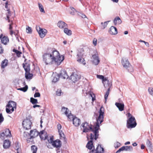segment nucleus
Instances as JSON below:
<instances>
[{
	"instance_id": "obj_2",
	"label": "nucleus",
	"mask_w": 153,
	"mask_h": 153,
	"mask_svg": "<svg viewBox=\"0 0 153 153\" xmlns=\"http://www.w3.org/2000/svg\"><path fill=\"white\" fill-rule=\"evenodd\" d=\"M95 130V129L93 133L90 134V137L91 140L88 142L86 147L90 150L92 149L93 147H94V149L90 151V153H93L94 152V151H95V152L94 153H103L104 152V149L100 145L98 144L96 150H94V146H93V140L94 139L95 140H97L99 136V130H97L98 133H97L96 135L94 133Z\"/></svg>"
},
{
	"instance_id": "obj_64",
	"label": "nucleus",
	"mask_w": 153,
	"mask_h": 153,
	"mask_svg": "<svg viewBox=\"0 0 153 153\" xmlns=\"http://www.w3.org/2000/svg\"><path fill=\"white\" fill-rule=\"evenodd\" d=\"M132 145L134 146H135L137 145V144L136 143L134 142L133 143Z\"/></svg>"
},
{
	"instance_id": "obj_36",
	"label": "nucleus",
	"mask_w": 153,
	"mask_h": 153,
	"mask_svg": "<svg viewBox=\"0 0 153 153\" xmlns=\"http://www.w3.org/2000/svg\"><path fill=\"white\" fill-rule=\"evenodd\" d=\"M110 22V21H107L105 22L104 23L103 22H101V25H102V27H101L102 29H105V27H106L108 23Z\"/></svg>"
},
{
	"instance_id": "obj_14",
	"label": "nucleus",
	"mask_w": 153,
	"mask_h": 153,
	"mask_svg": "<svg viewBox=\"0 0 153 153\" xmlns=\"http://www.w3.org/2000/svg\"><path fill=\"white\" fill-rule=\"evenodd\" d=\"M122 63L123 67L126 68H128V67L131 65L128 60V59L126 58H123L122 60Z\"/></svg>"
},
{
	"instance_id": "obj_44",
	"label": "nucleus",
	"mask_w": 153,
	"mask_h": 153,
	"mask_svg": "<svg viewBox=\"0 0 153 153\" xmlns=\"http://www.w3.org/2000/svg\"><path fill=\"white\" fill-rule=\"evenodd\" d=\"M149 94L153 97V88L150 87L148 89Z\"/></svg>"
},
{
	"instance_id": "obj_26",
	"label": "nucleus",
	"mask_w": 153,
	"mask_h": 153,
	"mask_svg": "<svg viewBox=\"0 0 153 153\" xmlns=\"http://www.w3.org/2000/svg\"><path fill=\"white\" fill-rule=\"evenodd\" d=\"M10 146V142L9 140H6L4 141L3 144V147L4 149L8 148Z\"/></svg>"
},
{
	"instance_id": "obj_11",
	"label": "nucleus",
	"mask_w": 153,
	"mask_h": 153,
	"mask_svg": "<svg viewBox=\"0 0 153 153\" xmlns=\"http://www.w3.org/2000/svg\"><path fill=\"white\" fill-rule=\"evenodd\" d=\"M62 111L69 119H71L73 118V115L68 108L63 107L62 108Z\"/></svg>"
},
{
	"instance_id": "obj_60",
	"label": "nucleus",
	"mask_w": 153,
	"mask_h": 153,
	"mask_svg": "<svg viewBox=\"0 0 153 153\" xmlns=\"http://www.w3.org/2000/svg\"><path fill=\"white\" fill-rule=\"evenodd\" d=\"M121 151H123L122 147L120 148L118 151H117L116 153H119Z\"/></svg>"
},
{
	"instance_id": "obj_16",
	"label": "nucleus",
	"mask_w": 153,
	"mask_h": 153,
	"mask_svg": "<svg viewBox=\"0 0 153 153\" xmlns=\"http://www.w3.org/2000/svg\"><path fill=\"white\" fill-rule=\"evenodd\" d=\"M30 137L29 139H31L39 135V133L36 129L31 130L30 132Z\"/></svg>"
},
{
	"instance_id": "obj_18",
	"label": "nucleus",
	"mask_w": 153,
	"mask_h": 153,
	"mask_svg": "<svg viewBox=\"0 0 153 153\" xmlns=\"http://www.w3.org/2000/svg\"><path fill=\"white\" fill-rule=\"evenodd\" d=\"M3 35L1 34L0 35V39H1L2 43L6 45L9 42V39L7 37L4 36L2 37Z\"/></svg>"
},
{
	"instance_id": "obj_57",
	"label": "nucleus",
	"mask_w": 153,
	"mask_h": 153,
	"mask_svg": "<svg viewBox=\"0 0 153 153\" xmlns=\"http://www.w3.org/2000/svg\"><path fill=\"white\" fill-rule=\"evenodd\" d=\"M93 44L95 45H96L97 44V40L95 39H94L93 40Z\"/></svg>"
},
{
	"instance_id": "obj_59",
	"label": "nucleus",
	"mask_w": 153,
	"mask_h": 153,
	"mask_svg": "<svg viewBox=\"0 0 153 153\" xmlns=\"http://www.w3.org/2000/svg\"><path fill=\"white\" fill-rule=\"evenodd\" d=\"M62 128V126L60 124H58L57 125V128L58 130V131H59V130H60V129Z\"/></svg>"
},
{
	"instance_id": "obj_19",
	"label": "nucleus",
	"mask_w": 153,
	"mask_h": 153,
	"mask_svg": "<svg viewBox=\"0 0 153 153\" xmlns=\"http://www.w3.org/2000/svg\"><path fill=\"white\" fill-rule=\"evenodd\" d=\"M59 76L60 77H61L64 79H67L68 78L66 72L64 70H61L60 71Z\"/></svg>"
},
{
	"instance_id": "obj_3",
	"label": "nucleus",
	"mask_w": 153,
	"mask_h": 153,
	"mask_svg": "<svg viewBox=\"0 0 153 153\" xmlns=\"http://www.w3.org/2000/svg\"><path fill=\"white\" fill-rule=\"evenodd\" d=\"M99 115L97 118H96V126L95 127V130L94 133L96 134L98 133L97 130L100 129L99 124H100L103 121L104 114V108L101 106L100 108L99 111Z\"/></svg>"
},
{
	"instance_id": "obj_52",
	"label": "nucleus",
	"mask_w": 153,
	"mask_h": 153,
	"mask_svg": "<svg viewBox=\"0 0 153 153\" xmlns=\"http://www.w3.org/2000/svg\"><path fill=\"white\" fill-rule=\"evenodd\" d=\"M4 49L2 46L0 44V54L3 53Z\"/></svg>"
},
{
	"instance_id": "obj_20",
	"label": "nucleus",
	"mask_w": 153,
	"mask_h": 153,
	"mask_svg": "<svg viewBox=\"0 0 153 153\" xmlns=\"http://www.w3.org/2000/svg\"><path fill=\"white\" fill-rule=\"evenodd\" d=\"M70 79L73 82H75L79 79V78L78 75L73 73L71 76Z\"/></svg>"
},
{
	"instance_id": "obj_50",
	"label": "nucleus",
	"mask_w": 153,
	"mask_h": 153,
	"mask_svg": "<svg viewBox=\"0 0 153 153\" xmlns=\"http://www.w3.org/2000/svg\"><path fill=\"white\" fill-rule=\"evenodd\" d=\"M40 94L39 92H36L34 94V97H40Z\"/></svg>"
},
{
	"instance_id": "obj_10",
	"label": "nucleus",
	"mask_w": 153,
	"mask_h": 153,
	"mask_svg": "<svg viewBox=\"0 0 153 153\" xmlns=\"http://www.w3.org/2000/svg\"><path fill=\"white\" fill-rule=\"evenodd\" d=\"M32 123L30 119H27L24 120L22 123V125L23 127L26 130L30 129Z\"/></svg>"
},
{
	"instance_id": "obj_4",
	"label": "nucleus",
	"mask_w": 153,
	"mask_h": 153,
	"mask_svg": "<svg viewBox=\"0 0 153 153\" xmlns=\"http://www.w3.org/2000/svg\"><path fill=\"white\" fill-rule=\"evenodd\" d=\"M92 125L88 123L85 122L82 123L80 127L81 129H82L83 132H87L90 131H92L93 133L95 129V127L96 126V124L95 126L94 127V128L92 127Z\"/></svg>"
},
{
	"instance_id": "obj_12",
	"label": "nucleus",
	"mask_w": 153,
	"mask_h": 153,
	"mask_svg": "<svg viewBox=\"0 0 153 153\" xmlns=\"http://www.w3.org/2000/svg\"><path fill=\"white\" fill-rule=\"evenodd\" d=\"M72 120L73 124L75 126L77 127L79 126L81 124V120L80 119L76 117H74L73 115V118H71L70 120Z\"/></svg>"
},
{
	"instance_id": "obj_8",
	"label": "nucleus",
	"mask_w": 153,
	"mask_h": 153,
	"mask_svg": "<svg viewBox=\"0 0 153 153\" xmlns=\"http://www.w3.org/2000/svg\"><path fill=\"white\" fill-rule=\"evenodd\" d=\"M23 67L25 71V76L26 79H30L33 76V74L30 73V64L27 63H23Z\"/></svg>"
},
{
	"instance_id": "obj_32",
	"label": "nucleus",
	"mask_w": 153,
	"mask_h": 153,
	"mask_svg": "<svg viewBox=\"0 0 153 153\" xmlns=\"http://www.w3.org/2000/svg\"><path fill=\"white\" fill-rule=\"evenodd\" d=\"M38 6L39 10L41 12L45 13V11L42 4L39 3H38Z\"/></svg>"
},
{
	"instance_id": "obj_29",
	"label": "nucleus",
	"mask_w": 153,
	"mask_h": 153,
	"mask_svg": "<svg viewBox=\"0 0 153 153\" xmlns=\"http://www.w3.org/2000/svg\"><path fill=\"white\" fill-rule=\"evenodd\" d=\"M121 22V20L119 17H116L114 21V23L115 25L120 24Z\"/></svg>"
},
{
	"instance_id": "obj_45",
	"label": "nucleus",
	"mask_w": 153,
	"mask_h": 153,
	"mask_svg": "<svg viewBox=\"0 0 153 153\" xmlns=\"http://www.w3.org/2000/svg\"><path fill=\"white\" fill-rule=\"evenodd\" d=\"M6 137L5 134L3 131V132L1 133L0 136V138L2 139L3 140L5 139Z\"/></svg>"
},
{
	"instance_id": "obj_38",
	"label": "nucleus",
	"mask_w": 153,
	"mask_h": 153,
	"mask_svg": "<svg viewBox=\"0 0 153 153\" xmlns=\"http://www.w3.org/2000/svg\"><path fill=\"white\" fill-rule=\"evenodd\" d=\"M70 8L71 11H70V13L72 15H74L75 14V12H76V10L73 7H71Z\"/></svg>"
},
{
	"instance_id": "obj_40",
	"label": "nucleus",
	"mask_w": 153,
	"mask_h": 153,
	"mask_svg": "<svg viewBox=\"0 0 153 153\" xmlns=\"http://www.w3.org/2000/svg\"><path fill=\"white\" fill-rule=\"evenodd\" d=\"M93 63L95 65H97L100 62V60L98 59H94L92 60Z\"/></svg>"
},
{
	"instance_id": "obj_23",
	"label": "nucleus",
	"mask_w": 153,
	"mask_h": 153,
	"mask_svg": "<svg viewBox=\"0 0 153 153\" xmlns=\"http://www.w3.org/2000/svg\"><path fill=\"white\" fill-rule=\"evenodd\" d=\"M107 83L108 84V86H107V87L106 88H108L104 96V98L106 101V100L108 98V95L109 94L110 88H111V83H109V82L108 81L107 82Z\"/></svg>"
},
{
	"instance_id": "obj_56",
	"label": "nucleus",
	"mask_w": 153,
	"mask_h": 153,
	"mask_svg": "<svg viewBox=\"0 0 153 153\" xmlns=\"http://www.w3.org/2000/svg\"><path fill=\"white\" fill-rule=\"evenodd\" d=\"M24 136L25 137H27V136H30V134L26 132H24Z\"/></svg>"
},
{
	"instance_id": "obj_37",
	"label": "nucleus",
	"mask_w": 153,
	"mask_h": 153,
	"mask_svg": "<svg viewBox=\"0 0 153 153\" xmlns=\"http://www.w3.org/2000/svg\"><path fill=\"white\" fill-rule=\"evenodd\" d=\"M59 75H56V76L54 77L52 82H56L59 80Z\"/></svg>"
},
{
	"instance_id": "obj_25",
	"label": "nucleus",
	"mask_w": 153,
	"mask_h": 153,
	"mask_svg": "<svg viewBox=\"0 0 153 153\" xmlns=\"http://www.w3.org/2000/svg\"><path fill=\"white\" fill-rule=\"evenodd\" d=\"M15 149L17 151V153H21V150L19 149L20 145L18 142H16L14 144Z\"/></svg>"
},
{
	"instance_id": "obj_7",
	"label": "nucleus",
	"mask_w": 153,
	"mask_h": 153,
	"mask_svg": "<svg viewBox=\"0 0 153 153\" xmlns=\"http://www.w3.org/2000/svg\"><path fill=\"white\" fill-rule=\"evenodd\" d=\"M16 103L13 101H10L6 105V111L8 114L11 113L14 111V108H16Z\"/></svg>"
},
{
	"instance_id": "obj_48",
	"label": "nucleus",
	"mask_w": 153,
	"mask_h": 153,
	"mask_svg": "<svg viewBox=\"0 0 153 153\" xmlns=\"http://www.w3.org/2000/svg\"><path fill=\"white\" fill-rule=\"evenodd\" d=\"M62 93L61 90L60 89H58L56 91V94L58 96H60Z\"/></svg>"
},
{
	"instance_id": "obj_61",
	"label": "nucleus",
	"mask_w": 153,
	"mask_h": 153,
	"mask_svg": "<svg viewBox=\"0 0 153 153\" xmlns=\"http://www.w3.org/2000/svg\"><path fill=\"white\" fill-rule=\"evenodd\" d=\"M36 107H40V106L39 105H35L33 106V107L34 108H35Z\"/></svg>"
},
{
	"instance_id": "obj_46",
	"label": "nucleus",
	"mask_w": 153,
	"mask_h": 153,
	"mask_svg": "<svg viewBox=\"0 0 153 153\" xmlns=\"http://www.w3.org/2000/svg\"><path fill=\"white\" fill-rule=\"evenodd\" d=\"M32 31L31 27L29 26L27 27L26 28V32L27 33H31Z\"/></svg>"
},
{
	"instance_id": "obj_58",
	"label": "nucleus",
	"mask_w": 153,
	"mask_h": 153,
	"mask_svg": "<svg viewBox=\"0 0 153 153\" xmlns=\"http://www.w3.org/2000/svg\"><path fill=\"white\" fill-rule=\"evenodd\" d=\"M53 138L52 137H50L49 140H48V142L49 143H52L53 142Z\"/></svg>"
},
{
	"instance_id": "obj_13",
	"label": "nucleus",
	"mask_w": 153,
	"mask_h": 153,
	"mask_svg": "<svg viewBox=\"0 0 153 153\" xmlns=\"http://www.w3.org/2000/svg\"><path fill=\"white\" fill-rule=\"evenodd\" d=\"M122 63L123 67L126 68H128V67L131 65L128 60V59L126 58H123L122 60Z\"/></svg>"
},
{
	"instance_id": "obj_53",
	"label": "nucleus",
	"mask_w": 153,
	"mask_h": 153,
	"mask_svg": "<svg viewBox=\"0 0 153 153\" xmlns=\"http://www.w3.org/2000/svg\"><path fill=\"white\" fill-rule=\"evenodd\" d=\"M93 59H98V54L97 53H95L92 55Z\"/></svg>"
},
{
	"instance_id": "obj_55",
	"label": "nucleus",
	"mask_w": 153,
	"mask_h": 153,
	"mask_svg": "<svg viewBox=\"0 0 153 153\" xmlns=\"http://www.w3.org/2000/svg\"><path fill=\"white\" fill-rule=\"evenodd\" d=\"M140 42L144 43L145 45L147 47H149V45L148 42H146L145 41L143 40H140Z\"/></svg>"
},
{
	"instance_id": "obj_51",
	"label": "nucleus",
	"mask_w": 153,
	"mask_h": 153,
	"mask_svg": "<svg viewBox=\"0 0 153 153\" xmlns=\"http://www.w3.org/2000/svg\"><path fill=\"white\" fill-rule=\"evenodd\" d=\"M4 117L1 113L0 114V123L2 122L4 120Z\"/></svg>"
},
{
	"instance_id": "obj_42",
	"label": "nucleus",
	"mask_w": 153,
	"mask_h": 153,
	"mask_svg": "<svg viewBox=\"0 0 153 153\" xmlns=\"http://www.w3.org/2000/svg\"><path fill=\"white\" fill-rule=\"evenodd\" d=\"M13 51L16 53L18 57H19L20 56V55L22 54L21 52L15 49H14Z\"/></svg>"
},
{
	"instance_id": "obj_34",
	"label": "nucleus",
	"mask_w": 153,
	"mask_h": 153,
	"mask_svg": "<svg viewBox=\"0 0 153 153\" xmlns=\"http://www.w3.org/2000/svg\"><path fill=\"white\" fill-rule=\"evenodd\" d=\"M37 148L35 145H33L31 147V150L33 153H36Z\"/></svg>"
},
{
	"instance_id": "obj_43",
	"label": "nucleus",
	"mask_w": 153,
	"mask_h": 153,
	"mask_svg": "<svg viewBox=\"0 0 153 153\" xmlns=\"http://www.w3.org/2000/svg\"><path fill=\"white\" fill-rule=\"evenodd\" d=\"M59 135L61 138L65 139V136L63 132L61 130H59Z\"/></svg>"
},
{
	"instance_id": "obj_5",
	"label": "nucleus",
	"mask_w": 153,
	"mask_h": 153,
	"mask_svg": "<svg viewBox=\"0 0 153 153\" xmlns=\"http://www.w3.org/2000/svg\"><path fill=\"white\" fill-rule=\"evenodd\" d=\"M128 119L127 122V126L128 128H132L135 127L137 125L135 119L134 117H133L130 113L128 114Z\"/></svg>"
},
{
	"instance_id": "obj_39",
	"label": "nucleus",
	"mask_w": 153,
	"mask_h": 153,
	"mask_svg": "<svg viewBox=\"0 0 153 153\" xmlns=\"http://www.w3.org/2000/svg\"><path fill=\"white\" fill-rule=\"evenodd\" d=\"M30 102L33 104H35L38 103L37 100L36 99H34L33 97L30 98Z\"/></svg>"
},
{
	"instance_id": "obj_62",
	"label": "nucleus",
	"mask_w": 153,
	"mask_h": 153,
	"mask_svg": "<svg viewBox=\"0 0 153 153\" xmlns=\"http://www.w3.org/2000/svg\"><path fill=\"white\" fill-rule=\"evenodd\" d=\"M145 148V146L143 144L141 145V149H144Z\"/></svg>"
},
{
	"instance_id": "obj_6",
	"label": "nucleus",
	"mask_w": 153,
	"mask_h": 153,
	"mask_svg": "<svg viewBox=\"0 0 153 153\" xmlns=\"http://www.w3.org/2000/svg\"><path fill=\"white\" fill-rule=\"evenodd\" d=\"M84 54V50L83 48H81L78 50L76 55L77 61L79 63L85 65L86 64L84 59L83 58Z\"/></svg>"
},
{
	"instance_id": "obj_15",
	"label": "nucleus",
	"mask_w": 153,
	"mask_h": 153,
	"mask_svg": "<svg viewBox=\"0 0 153 153\" xmlns=\"http://www.w3.org/2000/svg\"><path fill=\"white\" fill-rule=\"evenodd\" d=\"M122 63L123 67L126 68H128V67L131 65L128 60V59L126 58H123L122 60Z\"/></svg>"
},
{
	"instance_id": "obj_27",
	"label": "nucleus",
	"mask_w": 153,
	"mask_h": 153,
	"mask_svg": "<svg viewBox=\"0 0 153 153\" xmlns=\"http://www.w3.org/2000/svg\"><path fill=\"white\" fill-rule=\"evenodd\" d=\"M8 61L6 59H5L3 60L1 63V68H4L7 65Z\"/></svg>"
},
{
	"instance_id": "obj_21",
	"label": "nucleus",
	"mask_w": 153,
	"mask_h": 153,
	"mask_svg": "<svg viewBox=\"0 0 153 153\" xmlns=\"http://www.w3.org/2000/svg\"><path fill=\"white\" fill-rule=\"evenodd\" d=\"M109 33L111 35H115L117 33V30L116 27L112 26L109 31Z\"/></svg>"
},
{
	"instance_id": "obj_22",
	"label": "nucleus",
	"mask_w": 153,
	"mask_h": 153,
	"mask_svg": "<svg viewBox=\"0 0 153 153\" xmlns=\"http://www.w3.org/2000/svg\"><path fill=\"white\" fill-rule=\"evenodd\" d=\"M115 105L118 108L119 111H122L124 110V105L123 103L116 102L115 103Z\"/></svg>"
},
{
	"instance_id": "obj_35",
	"label": "nucleus",
	"mask_w": 153,
	"mask_h": 153,
	"mask_svg": "<svg viewBox=\"0 0 153 153\" xmlns=\"http://www.w3.org/2000/svg\"><path fill=\"white\" fill-rule=\"evenodd\" d=\"M27 89L28 86L27 85H26L25 87L18 88L17 90L22 91L24 92H25L27 91Z\"/></svg>"
},
{
	"instance_id": "obj_17",
	"label": "nucleus",
	"mask_w": 153,
	"mask_h": 153,
	"mask_svg": "<svg viewBox=\"0 0 153 153\" xmlns=\"http://www.w3.org/2000/svg\"><path fill=\"white\" fill-rule=\"evenodd\" d=\"M52 145L54 147L58 148V149H59L62 146L61 142L59 140H56L55 141H53Z\"/></svg>"
},
{
	"instance_id": "obj_47",
	"label": "nucleus",
	"mask_w": 153,
	"mask_h": 153,
	"mask_svg": "<svg viewBox=\"0 0 153 153\" xmlns=\"http://www.w3.org/2000/svg\"><path fill=\"white\" fill-rule=\"evenodd\" d=\"M126 69H127L128 71L129 72H132L133 71V68L131 65L128 67V68Z\"/></svg>"
},
{
	"instance_id": "obj_49",
	"label": "nucleus",
	"mask_w": 153,
	"mask_h": 153,
	"mask_svg": "<svg viewBox=\"0 0 153 153\" xmlns=\"http://www.w3.org/2000/svg\"><path fill=\"white\" fill-rule=\"evenodd\" d=\"M120 146V144L118 142H117L114 144V147L115 148H118Z\"/></svg>"
},
{
	"instance_id": "obj_41",
	"label": "nucleus",
	"mask_w": 153,
	"mask_h": 153,
	"mask_svg": "<svg viewBox=\"0 0 153 153\" xmlns=\"http://www.w3.org/2000/svg\"><path fill=\"white\" fill-rule=\"evenodd\" d=\"M102 80H103V81L105 82V83L104 84V85L105 87L106 88L107 87V86H108V84L107 82L108 81L109 82V83H111L109 81L107 80V79L106 78H104V79H102Z\"/></svg>"
},
{
	"instance_id": "obj_1",
	"label": "nucleus",
	"mask_w": 153,
	"mask_h": 153,
	"mask_svg": "<svg viewBox=\"0 0 153 153\" xmlns=\"http://www.w3.org/2000/svg\"><path fill=\"white\" fill-rule=\"evenodd\" d=\"M43 61L46 65L55 64L59 65L64 60V56H60L58 51L52 48L48 49L42 55Z\"/></svg>"
},
{
	"instance_id": "obj_24",
	"label": "nucleus",
	"mask_w": 153,
	"mask_h": 153,
	"mask_svg": "<svg viewBox=\"0 0 153 153\" xmlns=\"http://www.w3.org/2000/svg\"><path fill=\"white\" fill-rule=\"evenodd\" d=\"M57 25L59 27L61 28H63L67 26V25L66 23L62 21H59Z\"/></svg>"
},
{
	"instance_id": "obj_9",
	"label": "nucleus",
	"mask_w": 153,
	"mask_h": 153,
	"mask_svg": "<svg viewBox=\"0 0 153 153\" xmlns=\"http://www.w3.org/2000/svg\"><path fill=\"white\" fill-rule=\"evenodd\" d=\"M36 29L40 37L41 38H44L45 36L47 31L45 29L41 28L39 26L36 27Z\"/></svg>"
},
{
	"instance_id": "obj_54",
	"label": "nucleus",
	"mask_w": 153,
	"mask_h": 153,
	"mask_svg": "<svg viewBox=\"0 0 153 153\" xmlns=\"http://www.w3.org/2000/svg\"><path fill=\"white\" fill-rule=\"evenodd\" d=\"M97 77L99 79H104V77L102 75H97Z\"/></svg>"
},
{
	"instance_id": "obj_31",
	"label": "nucleus",
	"mask_w": 153,
	"mask_h": 153,
	"mask_svg": "<svg viewBox=\"0 0 153 153\" xmlns=\"http://www.w3.org/2000/svg\"><path fill=\"white\" fill-rule=\"evenodd\" d=\"M4 132L5 134L6 137L10 136L11 135V132L9 129H6Z\"/></svg>"
},
{
	"instance_id": "obj_28",
	"label": "nucleus",
	"mask_w": 153,
	"mask_h": 153,
	"mask_svg": "<svg viewBox=\"0 0 153 153\" xmlns=\"http://www.w3.org/2000/svg\"><path fill=\"white\" fill-rule=\"evenodd\" d=\"M123 151H131L133 150V147L131 146H123L122 147Z\"/></svg>"
},
{
	"instance_id": "obj_63",
	"label": "nucleus",
	"mask_w": 153,
	"mask_h": 153,
	"mask_svg": "<svg viewBox=\"0 0 153 153\" xmlns=\"http://www.w3.org/2000/svg\"><path fill=\"white\" fill-rule=\"evenodd\" d=\"M9 15H7V19L8 20V22H10V20H9Z\"/></svg>"
},
{
	"instance_id": "obj_33",
	"label": "nucleus",
	"mask_w": 153,
	"mask_h": 153,
	"mask_svg": "<svg viewBox=\"0 0 153 153\" xmlns=\"http://www.w3.org/2000/svg\"><path fill=\"white\" fill-rule=\"evenodd\" d=\"M64 32L66 34L68 35H71V31L69 30L68 29L66 28H65L64 29Z\"/></svg>"
},
{
	"instance_id": "obj_30",
	"label": "nucleus",
	"mask_w": 153,
	"mask_h": 153,
	"mask_svg": "<svg viewBox=\"0 0 153 153\" xmlns=\"http://www.w3.org/2000/svg\"><path fill=\"white\" fill-rule=\"evenodd\" d=\"M146 145L148 149L151 152H152V146L151 142L149 140H147L146 142Z\"/></svg>"
}]
</instances>
